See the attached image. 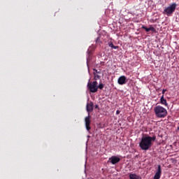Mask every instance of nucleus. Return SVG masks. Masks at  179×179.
<instances>
[{
    "label": "nucleus",
    "mask_w": 179,
    "mask_h": 179,
    "mask_svg": "<svg viewBox=\"0 0 179 179\" xmlns=\"http://www.w3.org/2000/svg\"><path fill=\"white\" fill-rule=\"evenodd\" d=\"M95 108H99V106H98V105H96V106H95Z\"/></svg>",
    "instance_id": "21"
},
{
    "label": "nucleus",
    "mask_w": 179,
    "mask_h": 179,
    "mask_svg": "<svg viewBox=\"0 0 179 179\" xmlns=\"http://www.w3.org/2000/svg\"><path fill=\"white\" fill-rule=\"evenodd\" d=\"M108 46L110 47V48H113L114 50H117L118 48V46L114 45L112 42L108 43Z\"/></svg>",
    "instance_id": "12"
},
{
    "label": "nucleus",
    "mask_w": 179,
    "mask_h": 179,
    "mask_svg": "<svg viewBox=\"0 0 179 179\" xmlns=\"http://www.w3.org/2000/svg\"><path fill=\"white\" fill-rule=\"evenodd\" d=\"M103 87H104V84H103V83H100L98 85V89H100L101 90H103Z\"/></svg>",
    "instance_id": "15"
},
{
    "label": "nucleus",
    "mask_w": 179,
    "mask_h": 179,
    "mask_svg": "<svg viewBox=\"0 0 179 179\" xmlns=\"http://www.w3.org/2000/svg\"><path fill=\"white\" fill-rule=\"evenodd\" d=\"M118 85H125L127 83V77L125 76H120L117 80Z\"/></svg>",
    "instance_id": "8"
},
{
    "label": "nucleus",
    "mask_w": 179,
    "mask_h": 179,
    "mask_svg": "<svg viewBox=\"0 0 179 179\" xmlns=\"http://www.w3.org/2000/svg\"><path fill=\"white\" fill-rule=\"evenodd\" d=\"M130 179H142V178L135 173H130L129 174Z\"/></svg>",
    "instance_id": "11"
},
{
    "label": "nucleus",
    "mask_w": 179,
    "mask_h": 179,
    "mask_svg": "<svg viewBox=\"0 0 179 179\" xmlns=\"http://www.w3.org/2000/svg\"><path fill=\"white\" fill-rule=\"evenodd\" d=\"M160 177H162V166L158 165V169L154 176V179H160Z\"/></svg>",
    "instance_id": "7"
},
{
    "label": "nucleus",
    "mask_w": 179,
    "mask_h": 179,
    "mask_svg": "<svg viewBox=\"0 0 179 179\" xmlns=\"http://www.w3.org/2000/svg\"><path fill=\"white\" fill-rule=\"evenodd\" d=\"M87 87L91 93H96L99 90L97 81L90 82V80H89Z\"/></svg>",
    "instance_id": "4"
},
{
    "label": "nucleus",
    "mask_w": 179,
    "mask_h": 179,
    "mask_svg": "<svg viewBox=\"0 0 179 179\" xmlns=\"http://www.w3.org/2000/svg\"><path fill=\"white\" fill-rule=\"evenodd\" d=\"M94 73H95L96 74L99 73V72H98L97 70L94 69Z\"/></svg>",
    "instance_id": "19"
},
{
    "label": "nucleus",
    "mask_w": 179,
    "mask_h": 179,
    "mask_svg": "<svg viewBox=\"0 0 179 179\" xmlns=\"http://www.w3.org/2000/svg\"><path fill=\"white\" fill-rule=\"evenodd\" d=\"M156 141V136L151 137L150 136H146L143 137L139 143V147L141 150H149L152 148V143Z\"/></svg>",
    "instance_id": "1"
},
{
    "label": "nucleus",
    "mask_w": 179,
    "mask_h": 179,
    "mask_svg": "<svg viewBox=\"0 0 179 179\" xmlns=\"http://www.w3.org/2000/svg\"><path fill=\"white\" fill-rule=\"evenodd\" d=\"M94 80H99V79H100V76H99L98 74H96V73H94Z\"/></svg>",
    "instance_id": "13"
},
{
    "label": "nucleus",
    "mask_w": 179,
    "mask_h": 179,
    "mask_svg": "<svg viewBox=\"0 0 179 179\" xmlns=\"http://www.w3.org/2000/svg\"><path fill=\"white\" fill-rule=\"evenodd\" d=\"M160 103L163 106H165V107H168L169 106V103H167V100H166V99H164V95H162L161 96Z\"/></svg>",
    "instance_id": "10"
},
{
    "label": "nucleus",
    "mask_w": 179,
    "mask_h": 179,
    "mask_svg": "<svg viewBox=\"0 0 179 179\" xmlns=\"http://www.w3.org/2000/svg\"><path fill=\"white\" fill-rule=\"evenodd\" d=\"M167 92V90H162V96H164V93Z\"/></svg>",
    "instance_id": "17"
},
{
    "label": "nucleus",
    "mask_w": 179,
    "mask_h": 179,
    "mask_svg": "<svg viewBox=\"0 0 179 179\" xmlns=\"http://www.w3.org/2000/svg\"><path fill=\"white\" fill-rule=\"evenodd\" d=\"M150 31H153V33L156 32V29L153 27H150Z\"/></svg>",
    "instance_id": "16"
},
{
    "label": "nucleus",
    "mask_w": 179,
    "mask_h": 179,
    "mask_svg": "<svg viewBox=\"0 0 179 179\" xmlns=\"http://www.w3.org/2000/svg\"><path fill=\"white\" fill-rule=\"evenodd\" d=\"M120 162H121V158L115 155L110 157L108 160V163H110V164H117Z\"/></svg>",
    "instance_id": "5"
},
{
    "label": "nucleus",
    "mask_w": 179,
    "mask_h": 179,
    "mask_svg": "<svg viewBox=\"0 0 179 179\" xmlns=\"http://www.w3.org/2000/svg\"><path fill=\"white\" fill-rule=\"evenodd\" d=\"M96 43H100V38L98 37L96 40Z\"/></svg>",
    "instance_id": "18"
},
{
    "label": "nucleus",
    "mask_w": 179,
    "mask_h": 179,
    "mask_svg": "<svg viewBox=\"0 0 179 179\" xmlns=\"http://www.w3.org/2000/svg\"><path fill=\"white\" fill-rule=\"evenodd\" d=\"M176 8H177V3H172L164 10V15H166V16H171V15H173L176 11Z\"/></svg>",
    "instance_id": "3"
},
{
    "label": "nucleus",
    "mask_w": 179,
    "mask_h": 179,
    "mask_svg": "<svg viewBox=\"0 0 179 179\" xmlns=\"http://www.w3.org/2000/svg\"><path fill=\"white\" fill-rule=\"evenodd\" d=\"M120 110H116V114H117V115H118V114H120Z\"/></svg>",
    "instance_id": "20"
},
{
    "label": "nucleus",
    "mask_w": 179,
    "mask_h": 179,
    "mask_svg": "<svg viewBox=\"0 0 179 179\" xmlns=\"http://www.w3.org/2000/svg\"><path fill=\"white\" fill-rule=\"evenodd\" d=\"M154 113L157 118H165V117H167V109L160 105L154 108Z\"/></svg>",
    "instance_id": "2"
},
{
    "label": "nucleus",
    "mask_w": 179,
    "mask_h": 179,
    "mask_svg": "<svg viewBox=\"0 0 179 179\" xmlns=\"http://www.w3.org/2000/svg\"><path fill=\"white\" fill-rule=\"evenodd\" d=\"M142 29H144V30H145L147 32L150 31V27L148 28L145 26H143Z\"/></svg>",
    "instance_id": "14"
},
{
    "label": "nucleus",
    "mask_w": 179,
    "mask_h": 179,
    "mask_svg": "<svg viewBox=\"0 0 179 179\" xmlns=\"http://www.w3.org/2000/svg\"><path fill=\"white\" fill-rule=\"evenodd\" d=\"M93 102H90L87 103L86 109L87 113H91V111H93Z\"/></svg>",
    "instance_id": "9"
},
{
    "label": "nucleus",
    "mask_w": 179,
    "mask_h": 179,
    "mask_svg": "<svg viewBox=\"0 0 179 179\" xmlns=\"http://www.w3.org/2000/svg\"><path fill=\"white\" fill-rule=\"evenodd\" d=\"M85 128L87 131H90V113H88V116H87L85 119Z\"/></svg>",
    "instance_id": "6"
}]
</instances>
